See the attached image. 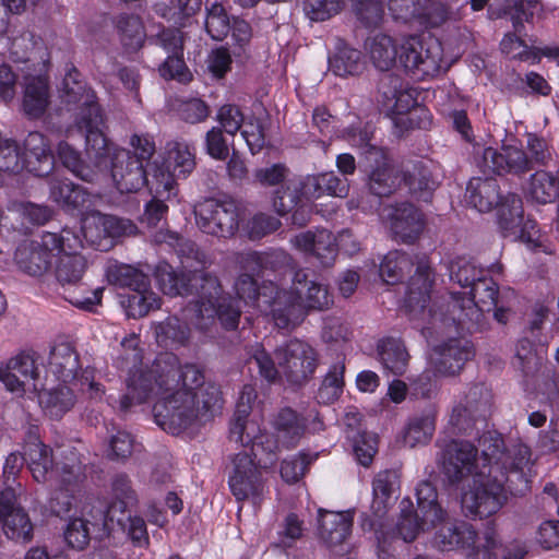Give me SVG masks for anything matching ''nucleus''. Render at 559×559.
Instances as JSON below:
<instances>
[{
	"mask_svg": "<svg viewBox=\"0 0 559 559\" xmlns=\"http://www.w3.org/2000/svg\"><path fill=\"white\" fill-rule=\"evenodd\" d=\"M417 510L408 498L401 501V515L396 525L399 535L406 543H412L423 531L437 527L447 515L438 500L437 488L429 480H421L416 487Z\"/></svg>",
	"mask_w": 559,
	"mask_h": 559,
	"instance_id": "8",
	"label": "nucleus"
},
{
	"mask_svg": "<svg viewBox=\"0 0 559 559\" xmlns=\"http://www.w3.org/2000/svg\"><path fill=\"white\" fill-rule=\"evenodd\" d=\"M228 486L238 502L250 500L258 506L263 500L266 485L262 471L248 453H237L231 459Z\"/></svg>",
	"mask_w": 559,
	"mask_h": 559,
	"instance_id": "14",
	"label": "nucleus"
},
{
	"mask_svg": "<svg viewBox=\"0 0 559 559\" xmlns=\"http://www.w3.org/2000/svg\"><path fill=\"white\" fill-rule=\"evenodd\" d=\"M62 288L63 298L74 307L94 311L100 304L104 288L90 289L84 282H56Z\"/></svg>",
	"mask_w": 559,
	"mask_h": 559,
	"instance_id": "46",
	"label": "nucleus"
},
{
	"mask_svg": "<svg viewBox=\"0 0 559 559\" xmlns=\"http://www.w3.org/2000/svg\"><path fill=\"white\" fill-rule=\"evenodd\" d=\"M197 400L200 404V418L202 421H207L215 416L216 413L223 408V396L221 389L213 383L204 385V383L197 389Z\"/></svg>",
	"mask_w": 559,
	"mask_h": 559,
	"instance_id": "59",
	"label": "nucleus"
},
{
	"mask_svg": "<svg viewBox=\"0 0 559 559\" xmlns=\"http://www.w3.org/2000/svg\"><path fill=\"white\" fill-rule=\"evenodd\" d=\"M414 265L412 255L401 250H393L383 257L378 267L373 263V269L377 271L379 280H385V277L404 280L405 276H408L407 280H414V276L411 275Z\"/></svg>",
	"mask_w": 559,
	"mask_h": 559,
	"instance_id": "48",
	"label": "nucleus"
},
{
	"mask_svg": "<svg viewBox=\"0 0 559 559\" xmlns=\"http://www.w3.org/2000/svg\"><path fill=\"white\" fill-rule=\"evenodd\" d=\"M228 264L239 273V280H255L263 274V259L260 252H233L228 257Z\"/></svg>",
	"mask_w": 559,
	"mask_h": 559,
	"instance_id": "56",
	"label": "nucleus"
},
{
	"mask_svg": "<svg viewBox=\"0 0 559 559\" xmlns=\"http://www.w3.org/2000/svg\"><path fill=\"white\" fill-rule=\"evenodd\" d=\"M438 407L430 403L412 415L404 428V442L414 448L430 442L436 430Z\"/></svg>",
	"mask_w": 559,
	"mask_h": 559,
	"instance_id": "33",
	"label": "nucleus"
},
{
	"mask_svg": "<svg viewBox=\"0 0 559 559\" xmlns=\"http://www.w3.org/2000/svg\"><path fill=\"white\" fill-rule=\"evenodd\" d=\"M370 58L381 71L399 64L412 79L425 81L440 72L442 50L439 44L428 46L417 37H411L397 49L391 36L380 34L372 39Z\"/></svg>",
	"mask_w": 559,
	"mask_h": 559,
	"instance_id": "4",
	"label": "nucleus"
},
{
	"mask_svg": "<svg viewBox=\"0 0 559 559\" xmlns=\"http://www.w3.org/2000/svg\"><path fill=\"white\" fill-rule=\"evenodd\" d=\"M257 397V391L252 385H243L236 405V411L229 423L228 438L230 441L241 447H251L254 456L258 455L260 449L267 450L270 454H273L275 448L274 443L269 440L266 435L261 433L255 423L248 421Z\"/></svg>",
	"mask_w": 559,
	"mask_h": 559,
	"instance_id": "11",
	"label": "nucleus"
},
{
	"mask_svg": "<svg viewBox=\"0 0 559 559\" xmlns=\"http://www.w3.org/2000/svg\"><path fill=\"white\" fill-rule=\"evenodd\" d=\"M28 468L37 483H45L52 468L51 449L44 443L31 442L25 447Z\"/></svg>",
	"mask_w": 559,
	"mask_h": 559,
	"instance_id": "51",
	"label": "nucleus"
},
{
	"mask_svg": "<svg viewBox=\"0 0 559 559\" xmlns=\"http://www.w3.org/2000/svg\"><path fill=\"white\" fill-rule=\"evenodd\" d=\"M362 165L369 173V187L372 194L389 197L396 188L399 177L390 165L385 150L366 143L364 147Z\"/></svg>",
	"mask_w": 559,
	"mask_h": 559,
	"instance_id": "21",
	"label": "nucleus"
},
{
	"mask_svg": "<svg viewBox=\"0 0 559 559\" xmlns=\"http://www.w3.org/2000/svg\"><path fill=\"white\" fill-rule=\"evenodd\" d=\"M396 483V474L393 471L385 469L377 474L372 481L373 502L372 507L377 512L385 510L392 493L393 487Z\"/></svg>",
	"mask_w": 559,
	"mask_h": 559,
	"instance_id": "63",
	"label": "nucleus"
},
{
	"mask_svg": "<svg viewBox=\"0 0 559 559\" xmlns=\"http://www.w3.org/2000/svg\"><path fill=\"white\" fill-rule=\"evenodd\" d=\"M40 249L50 254L52 251L63 252L75 250L81 240L70 229L63 228L60 233L45 231L41 235V241L38 242Z\"/></svg>",
	"mask_w": 559,
	"mask_h": 559,
	"instance_id": "60",
	"label": "nucleus"
},
{
	"mask_svg": "<svg viewBox=\"0 0 559 559\" xmlns=\"http://www.w3.org/2000/svg\"><path fill=\"white\" fill-rule=\"evenodd\" d=\"M448 270L449 280H493L496 276H503V265L500 262L483 267L475 259L467 257L454 258Z\"/></svg>",
	"mask_w": 559,
	"mask_h": 559,
	"instance_id": "40",
	"label": "nucleus"
},
{
	"mask_svg": "<svg viewBox=\"0 0 559 559\" xmlns=\"http://www.w3.org/2000/svg\"><path fill=\"white\" fill-rule=\"evenodd\" d=\"M39 404L51 419H61L64 414L73 408L76 395L67 385H59L51 390H44L38 394Z\"/></svg>",
	"mask_w": 559,
	"mask_h": 559,
	"instance_id": "43",
	"label": "nucleus"
},
{
	"mask_svg": "<svg viewBox=\"0 0 559 559\" xmlns=\"http://www.w3.org/2000/svg\"><path fill=\"white\" fill-rule=\"evenodd\" d=\"M275 358L286 380L295 385L306 382L317 367L314 349L299 340H290L276 348Z\"/></svg>",
	"mask_w": 559,
	"mask_h": 559,
	"instance_id": "17",
	"label": "nucleus"
},
{
	"mask_svg": "<svg viewBox=\"0 0 559 559\" xmlns=\"http://www.w3.org/2000/svg\"><path fill=\"white\" fill-rule=\"evenodd\" d=\"M25 168L36 176L48 175L53 166V154L47 139L39 132H29L24 140Z\"/></svg>",
	"mask_w": 559,
	"mask_h": 559,
	"instance_id": "34",
	"label": "nucleus"
},
{
	"mask_svg": "<svg viewBox=\"0 0 559 559\" xmlns=\"http://www.w3.org/2000/svg\"><path fill=\"white\" fill-rule=\"evenodd\" d=\"M301 289L306 314L309 310H322L332 302L326 286L320 282H296Z\"/></svg>",
	"mask_w": 559,
	"mask_h": 559,
	"instance_id": "61",
	"label": "nucleus"
},
{
	"mask_svg": "<svg viewBox=\"0 0 559 559\" xmlns=\"http://www.w3.org/2000/svg\"><path fill=\"white\" fill-rule=\"evenodd\" d=\"M345 359L330 368L317 392L319 403L330 404L341 396L345 386Z\"/></svg>",
	"mask_w": 559,
	"mask_h": 559,
	"instance_id": "55",
	"label": "nucleus"
},
{
	"mask_svg": "<svg viewBox=\"0 0 559 559\" xmlns=\"http://www.w3.org/2000/svg\"><path fill=\"white\" fill-rule=\"evenodd\" d=\"M436 528L432 543L440 551L463 550L473 559H498L496 550L500 544L493 525L487 526L480 547L476 546V530L463 520L450 521L447 514Z\"/></svg>",
	"mask_w": 559,
	"mask_h": 559,
	"instance_id": "6",
	"label": "nucleus"
},
{
	"mask_svg": "<svg viewBox=\"0 0 559 559\" xmlns=\"http://www.w3.org/2000/svg\"><path fill=\"white\" fill-rule=\"evenodd\" d=\"M400 310L430 333L473 334L485 328V312L496 309L498 282H457L462 292H435L436 282H407Z\"/></svg>",
	"mask_w": 559,
	"mask_h": 559,
	"instance_id": "1",
	"label": "nucleus"
},
{
	"mask_svg": "<svg viewBox=\"0 0 559 559\" xmlns=\"http://www.w3.org/2000/svg\"><path fill=\"white\" fill-rule=\"evenodd\" d=\"M114 25L119 40L127 53L138 52L144 45L146 33L141 17L134 13H120L115 16Z\"/></svg>",
	"mask_w": 559,
	"mask_h": 559,
	"instance_id": "39",
	"label": "nucleus"
},
{
	"mask_svg": "<svg viewBox=\"0 0 559 559\" xmlns=\"http://www.w3.org/2000/svg\"><path fill=\"white\" fill-rule=\"evenodd\" d=\"M231 28V22L226 9L217 2L206 4L205 29L215 40H223Z\"/></svg>",
	"mask_w": 559,
	"mask_h": 559,
	"instance_id": "58",
	"label": "nucleus"
},
{
	"mask_svg": "<svg viewBox=\"0 0 559 559\" xmlns=\"http://www.w3.org/2000/svg\"><path fill=\"white\" fill-rule=\"evenodd\" d=\"M526 150L513 145H502L500 150L485 147L478 167L487 175L521 177L535 167L547 166L551 160L547 141L535 133L527 135Z\"/></svg>",
	"mask_w": 559,
	"mask_h": 559,
	"instance_id": "5",
	"label": "nucleus"
},
{
	"mask_svg": "<svg viewBox=\"0 0 559 559\" xmlns=\"http://www.w3.org/2000/svg\"><path fill=\"white\" fill-rule=\"evenodd\" d=\"M112 501L107 507L106 518L114 520L116 512L124 513L128 509L134 507L138 502L135 491L131 486V480L126 474H118L111 483Z\"/></svg>",
	"mask_w": 559,
	"mask_h": 559,
	"instance_id": "49",
	"label": "nucleus"
},
{
	"mask_svg": "<svg viewBox=\"0 0 559 559\" xmlns=\"http://www.w3.org/2000/svg\"><path fill=\"white\" fill-rule=\"evenodd\" d=\"M178 254L181 259L180 280H211L206 270L212 265V260L193 241L182 240Z\"/></svg>",
	"mask_w": 559,
	"mask_h": 559,
	"instance_id": "36",
	"label": "nucleus"
},
{
	"mask_svg": "<svg viewBox=\"0 0 559 559\" xmlns=\"http://www.w3.org/2000/svg\"><path fill=\"white\" fill-rule=\"evenodd\" d=\"M160 292L169 297H185L192 298L193 310L199 305V300L205 299L206 294L205 290L217 289L218 282H195L193 285L192 282H157Z\"/></svg>",
	"mask_w": 559,
	"mask_h": 559,
	"instance_id": "53",
	"label": "nucleus"
},
{
	"mask_svg": "<svg viewBox=\"0 0 559 559\" xmlns=\"http://www.w3.org/2000/svg\"><path fill=\"white\" fill-rule=\"evenodd\" d=\"M510 91L519 97H547L551 94L552 87L540 73L528 71L523 75L521 73L515 74V79L510 84Z\"/></svg>",
	"mask_w": 559,
	"mask_h": 559,
	"instance_id": "54",
	"label": "nucleus"
},
{
	"mask_svg": "<svg viewBox=\"0 0 559 559\" xmlns=\"http://www.w3.org/2000/svg\"><path fill=\"white\" fill-rule=\"evenodd\" d=\"M306 198L311 197L306 193L304 182L288 180L274 191L273 209L280 216H285Z\"/></svg>",
	"mask_w": 559,
	"mask_h": 559,
	"instance_id": "50",
	"label": "nucleus"
},
{
	"mask_svg": "<svg viewBox=\"0 0 559 559\" xmlns=\"http://www.w3.org/2000/svg\"><path fill=\"white\" fill-rule=\"evenodd\" d=\"M377 358L385 373L402 377L408 369L411 355L401 337L384 336L377 342Z\"/></svg>",
	"mask_w": 559,
	"mask_h": 559,
	"instance_id": "32",
	"label": "nucleus"
},
{
	"mask_svg": "<svg viewBox=\"0 0 559 559\" xmlns=\"http://www.w3.org/2000/svg\"><path fill=\"white\" fill-rule=\"evenodd\" d=\"M465 197L467 203L480 213H488L493 209H498L504 198L500 193V186L497 179L491 177L471 179Z\"/></svg>",
	"mask_w": 559,
	"mask_h": 559,
	"instance_id": "35",
	"label": "nucleus"
},
{
	"mask_svg": "<svg viewBox=\"0 0 559 559\" xmlns=\"http://www.w3.org/2000/svg\"><path fill=\"white\" fill-rule=\"evenodd\" d=\"M109 167L112 180L121 193L136 192L147 183L144 164L130 151H117L112 156L109 153Z\"/></svg>",
	"mask_w": 559,
	"mask_h": 559,
	"instance_id": "22",
	"label": "nucleus"
},
{
	"mask_svg": "<svg viewBox=\"0 0 559 559\" xmlns=\"http://www.w3.org/2000/svg\"><path fill=\"white\" fill-rule=\"evenodd\" d=\"M409 193L418 201L430 202L433 192L440 185L438 167L431 162H417L412 171L403 177Z\"/></svg>",
	"mask_w": 559,
	"mask_h": 559,
	"instance_id": "31",
	"label": "nucleus"
},
{
	"mask_svg": "<svg viewBox=\"0 0 559 559\" xmlns=\"http://www.w3.org/2000/svg\"><path fill=\"white\" fill-rule=\"evenodd\" d=\"M61 100L69 110H76L75 123L79 130H94L88 138L96 145L103 143L105 117L95 92L83 80L82 74L71 67L62 81Z\"/></svg>",
	"mask_w": 559,
	"mask_h": 559,
	"instance_id": "7",
	"label": "nucleus"
},
{
	"mask_svg": "<svg viewBox=\"0 0 559 559\" xmlns=\"http://www.w3.org/2000/svg\"><path fill=\"white\" fill-rule=\"evenodd\" d=\"M217 285V289L205 290L206 298L199 300V305L194 309L195 325L205 330L217 317L225 330H235L241 316L240 301L230 295L219 296L222 292L221 282Z\"/></svg>",
	"mask_w": 559,
	"mask_h": 559,
	"instance_id": "16",
	"label": "nucleus"
},
{
	"mask_svg": "<svg viewBox=\"0 0 559 559\" xmlns=\"http://www.w3.org/2000/svg\"><path fill=\"white\" fill-rule=\"evenodd\" d=\"M293 243L299 250L309 252L318 259L322 266H331L337 255L334 235L326 229L307 230L296 235Z\"/></svg>",
	"mask_w": 559,
	"mask_h": 559,
	"instance_id": "27",
	"label": "nucleus"
},
{
	"mask_svg": "<svg viewBox=\"0 0 559 559\" xmlns=\"http://www.w3.org/2000/svg\"><path fill=\"white\" fill-rule=\"evenodd\" d=\"M526 195L538 204L559 202V171L536 170L530 178Z\"/></svg>",
	"mask_w": 559,
	"mask_h": 559,
	"instance_id": "44",
	"label": "nucleus"
},
{
	"mask_svg": "<svg viewBox=\"0 0 559 559\" xmlns=\"http://www.w3.org/2000/svg\"><path fill=\"white\" fill-rule=\"evenodd\" d=\"M198 227L205 234L228 238L239 228L240 210L230 198H207L194 204Z\"/></svg>",
	"mask_w": 559,
	"mask_h": 559,
	"instance_id": "12",
	"label": "nucleus"
},
{
	"mask_svg": "<svg viewBox=\"0 0 559 559\" xmlns=\"http://www.w3.org/2000/svg\"><path fill=\"white\" fill-rule=\"evenodd\" d=\"M379 438L374 432L362 431L356 437L352 444V454L356 461L365 467H369L378 452Z\"/></svg>",
	"mask_w": 559,
	"mask_h": 559,
	"instance_id": "64",
	"label": "nucleus"
},
{
	"mask_svg": "<svg viewBox=\"0 0 559 559\" xmlns=\"http://www.w3.org/2000/svg\"><path fill=\"white\" fill-rule=\"evenodd\" d=\"M85 135L86 154L90 163L81 157V153L67 142H60L57 147V154L62 165L69 169L79 179L97 183L105 176L109 168V148L107 140L103 134V143L96 145L88 136L93 135L90 130H80Z\"/></svg>",
	"mask_w": 559,
	"mask_h": 559,
	"instance_id": "9",
	"label": "nucleus"
},
{
	"mask_svg": "<svg viewBox=\"0 0 559 559\" xmlns=\"http://www.w3.org/2000/svg\"><path fill=\"white\" fill-rule=\"evenodd\" d=\"M304 188L311 198H319L322 194L346 198L349 191L346 179L342 180L334 173L309 176L304 181Z\"/></svg>",
	"mask_w": 559,
	"mask_h": 559,
	"instance_id": "47",
	"label": "nucleus"
},
{
	"mask_svg": "<svg viewBox=\"0 0 559 559\" xmlns=\"http://www.w3.org/2000/svg\"><path fill=\"white\" fill-rule=\"evenodd\" d=\"M156 342L163 347L183 345L189 340L188 325L177 317H168L162 322L154 323Z\"/></svg>",
	"mask_w": 559,
	"mask_h": 559,
	"instance_id": "52",
	"label": "nucleus"
},
{
	"mask_svg": "<svg viewBox=\"0 0 559 559\" xmlns=\"http://www.w3.org/2000/svg\"><path fill=\"white\" fill-rule=\"evenodd\" d=\"M14 261L26 275L43 276L51 265V254L40 249L37 241H23L15 250Z\"/></svg>",
	"mask_w": 559,
	"mask_h": 559,
	"instance_id": "38",
	"label": "nucleus"
},
{
	"mask_svg": "<svg viewBox=\"0 0 559 559\" xmlns=\"http://www.w3.org/2000/svg\"><path fill=\"white\" fill-rule=\"evenodd\" d=\"M492 401L491 390L483 382L473 383L453 401L449 425L453 433L471 436L478 420H486Z\"/></svg>",
	"mask_w": 559,
	"mask_h": 559,
	"instance_id": "10",
	"label": "nucleus"
},
{
	"mask_svg": "<svg viewBox=\"0 0 559 559\" xmlns=\"http://www.w3.org/2000/svg\"><path fill=\"white\" fill-rule=\"evenodd\" d=\"M156 372L163 393L169 394L155 403V423L171 435H179L201 423L197 389L204 382L202 369L195 364L181 365L175 354L165 353Z\"/></svg>",
	"mask_w": 559,
	"mask_h": 559,
	"instance_id": "3",
	"label": "nucleus"
},
{
	"mask_svg": "<svg viewBox=\"0 0 559 559\" xmlns=\"http://www.w3.org/2000/svg\"><path fill=\"white\" fill-rule=\"evenodd\" d=\"M481 466L476 472L475 487L462 496V510L467 518L485 519L497 513L507 500V489L513 493L528 488L531 449L516 444L507 449L502 435L486 431L478 438Z\"/></svg>",
	"mask_w": 559,
	"mask_h": 559,
	"instance_id": "2",
	"label": "nucleus"
},
{
	"mask_svg": "<svg viewBox=\"0 0 559 559\" xmlns=\"http://www.w3.org/2000/svg\"><path fill=\"white\" fill-rule=\"evenodd\" d=\"M385 79H388L392 90L384 91L383 94L386 98L394 99L393 111L399 116L407 114L405 119L403 117L397 118L396 124H405L407 121V129H430L432 115L428 108L417 105L416 91L404 87L399 76L388 75Z\"/></svg>",
	"mask_w": 559,
	"mask_h": 559,
	"instance_id": "18",
	"label": "nucleus"
},
{
	"mask_svg": "<svg viewBox=\"0 0 559 559\" xmlns=\"http://www.w3.org/2000/svg\"><path fill=\"white\" fill-rule=\"evenodd\" d=\"M82 231L86 241L99 250L111 246L108 239L131 237L138 234L136 225L129 218L97 213L87 219Z\"/></svg>",
	"mask_w": 559,
	"mask_h": 559,
	"instance_id": "19",
	"label": "nucleus"
},
{
	"mask_svg": "<svg viewBox=\"0 0 559 559\" xmlns=\"http://www.w3.org/2000/svg\"><path fill=\"white\" fill-rule=\"evenodd\" d=\"M163 355L155 359L152 368L148 370L136 369V367L129 369L127 392L119 400L121 411L127 412L133 405L144 403L155 389H157V392L163 393V386L158 383V373L156 372L157 364Z\"/></svg>",
	"mask_w": 559,
	"mask_h": 559,
	"instance_id": "24",
	"label": "nucleus"
},
{
	"mask_svg": "<svg viewBox=\"0 0 559 559\" xmlns=\"http://www.w3.org/2000/svg\"><path fill=\"white\" fill-rule=\"evenodd\" d=\"M425 228L423 213L412 203L399 204L391 217V230L394 238L403 243H414Z\"/></svg>",
	"mask_w": 559,
	"mask_h": 559,
	"instance_id": "28",
	"label": "nucleus"
},
{
	"mask_svg": "<svg viewBox=\"0 0 559 559\" xmlns=\"http://www.w3.org/2000/svg\"><path fill=\"white\" fill-rule=\"evenodd\" d=\"M22 111L31 119L43 117L50 105V84L45 74H25L22 82Z\"/></svg>",
	"mask_w": 559,
	"mask_h": 559,
	"instance_id": "25",
	"label": "nucleus"
},
{
	"mask_svg": "<svg viewBox=\"0 0 559 559\" xmlns=\"http://www.w3.org/2000/svg\"><path fill=\"white\" fill-rule=\"evenodd\" d=\"M319 535L332 552H347L345 543L349 536V511L334 512L320 509Z\"/></svg>",
	"mask_w": 559,
	"mask_h": 559,
	"instance_id": "26",
	"label": "nucleus"
},
{
	"mask_svg": "<svg viewBox=\"0 0 559 559\" xmlns=\"http://www.w3.org/2000/svg\"><path fill=\"white\" fill-rule=\"evenodd\" d=\"M49 197L53 202L67 210L83 207L88 199V194L82 187L68 179L51 180L49 183Z\"/></svg>",
	"mask_w": 559,
	"mask_h": 559,
	"instance_id": "45",
	"label": "nucleus"
},
{
	"mask_svg": "<svg viewBox=\"0 0 559 559\" xmlns=\"http://www.w3.org/2000/svg\"><path fill=\"white\" fill-rule=\"evenodd\" d=\"M478 449L464 440H451L442 449L439 464L441 473L452 486L474 475L476 479Z\"/></svg>",
	"mask_w": 559,
	"mask_h": 559,
	"instance_id": "15",
	"label": "nucleus"
},
{
	"mask_svg": "<svg viewBox=\"0 0 559 559\" xmlns=\"http://www.w3.org/2000/svg\"><path fill=\"white\" fill-rule=\"evenodd\" d=\"M106 280H133L136 277L148 278L154 276L156 280H180L179 272L166 261H159L155 266L147 263L133 266L120 263L116 260L108 261L105 267Z\"/></svg>",
	"mask_w": 559,
	"mask_h": 559,
	"instance_id": "29",
	"label": "nucleus"
},
{
	"mask_svg": "<svg viewBox=\"0 0 559 559\" xmlns=\"http://www.w3.org/2000/svg\"><path fill=\"white\" fill-rule=\"evenodd\" d=\"M524 216L523 201L518 193L509 192L497 209V224L503 238H513L521 233L520 224Z\"/></svg>",
	"mask_w": 559,
	"mask_h": 559,
	"instance_id": "41",
	"label": "nucleus"
},
{
	"mask_svg": "<svg viewBox=\"0 0 559 559\" xmlns=\"http://www.w3.org/2000/svg\"><path fill=\"white\" fill-rule=\"evenodd\" d=\"M117 284L120 306L128 318L140 319L160 308V298L150 286L151 282H114Z\"/></svg>",
	"mask_w": 559,
	"mask_h": 559,
	"instance_id": "23",
	"label": "nucleus"
},
{
	"mask_svg": "<svg viewBox=\"0 0 559 559\" xmlns=\"http://www.w3.org/2000/svg\"><path fill=\"white\" fill-rule=\"evenodd\" d=\"M266 284V282H263ZM264 308H270L275 325L290 329L299 325L306 318L301 289L292 282L289 287H280L277 282H267L262 293Z\"/></svg>",
	"mask_w": 559,
	"mask_h": 559,
	"instance_id": "13",
	"label": "nucleus"
},
{
	"mask_svg": "<svg viewBox=\"0 0 559 559\" xmlns=\"http://www.w3.org/2000/svg\"><path fill=\"white\" fill-rule=\"evenodd\" d=\"M435 358L432 366L442 377L459 376L467 361L475 356V347L472 341L465 337H449L432 348Z\"/></svg>",
	"mask_w": 559,
	"mask_h": 559,
	"instance_id": "20",
	"label": "nucleus"
},
{
	"mask_svg": "<svg viewBox=\"0 0 559 559\" xmlns=\"http://www.w3.org/2000/svg\"><path fill=\"white\" fill-rule=\"evenodd\" d=\"M48 370L64 383L78 379L83 369L79 353L72 343L63 341L50 347Z\"/></svg>",
	"mask_w": 559,
	"mask_h": 559,
	"instance_id": "30",
	"label": "nucleus"
},
{
	"mask_svg": "<svg viewBox=\"0 0 559 559\" xmlns=\"http://www.w3.org/2000/svg\"><path fill=\"white\" fill-rule=\"evenodd\" d=\"M546 359V344L538 345L528 337L518 341L515 347V366L521 369L524 377L536 376Z\"/></svg>",
	"mask_w": 559,
	"mask_h": 559,
	"instance_id": "42",
	"label": "nucleus"
},
{
	"mask_svg": "<svg viewBox=\"0 0 559 559\" xmlns=\"http://www.w3.org/2000/svg\"><path fill=\"white\" fill-rule=\"evenodd\" d=\"M88 269V261L79 253L67 251L58 259L56 280H81Z\"/></svg>",
	"mask_w": 559,
	"mask_h": 559,
	"instance_id": "62",
	"label": "nucleus"
},
{
	"mask_svg": "<svg viewBox=\"0 0 559 559\" xmlns=\"http://www.w3.org/2000/svg\"><path fill=\"white\" fill-rule=\"evenodd\" d=\"M278 442L289 449L297 444L305 433L306 419L290 407L281 408L272 420Z\"/></svg>",
	"mask_w": 559,
	"mask_h": 559,
	"instance_id": "37",
	"label": "nucleus"
},
{
	"mask_svg": "<svg viewBox=\"0 0 559 559\" xmlns=\"http://www.w3.org/2000/svg\"><path fill=\"white\" fill-rule=\"evenodd\" d=\"M0 520L8 538L17 543H27L33 538V524L24 510H15Z\"/></svg>",
	"mask_w": 559,
	"mask_h": 559,
	"instance_id": "57",
	"label": "nucleus"
}]
</instances>
